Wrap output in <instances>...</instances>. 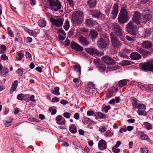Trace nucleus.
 <instances>
[{
	"mask_svg": "<svg viewBox=\"0 0 153 153\" xmlns=\"http://www.w3.org/2000/svg\"><path fill=\"white\" fill-rule=\"evenodd\" d=\"M73 23L77 26L80 25L83 20V12L80 11H76L74 12L72 15Z\"/></svg>",
	"mask_w": 153,
	"mask_h": 153,
	"instance_id": "obj_1",
	"label": "nucleus"
},
{
	"mask_svg": "<svg viewBox=\"0 0 153 153\" xmlns=\"http://www.w3.org/2000/svg\"><path fill=\"white\" fill-rule=\"evenodd\" d=\"M97 42L98 47L100 49L104 48L107 47L109 43L108 36L105 34L101 35Z\"/></svg>",
	"mask_w": 153,
	"mask_h": 153,
	"instance_id": "obj_2",
	"label": "nucleus"
},
{
	"mask_svg": "<svg viewBox=\"0 0 153 153\" xmlns=\"http://www.w3.org/2000/svg\"><path fill=\"white\" fill-rule=\"evenodd\" d=\"M133 101L132 103L133 108L138 109L137 113L138 114L142 116L146 109V105L143 104L137 103V100L134 98Z\"/></svg>",
	"mask_w": 153,
	"mask_h": 153,
	"instance_id": "obj_3",
	"label": "nucleus"
},
{
	"mask_svg": "<svg viewBox=\"0 0 153 153\" xmlns=\"http://www.w3.org/2000/svg\"><path fill=\"white\" fill-rule=\"evenodd\" d=\"M128 12L125 9H123L119 14L118 17V22L120 24H123L129 20Z\"/></svg>",
	"mask_w": 153,
	"mask_h": 153,
	"instance_id": "obj_4",
	"label": "nucleus"
},
{
	"mask_svg": "<svg viewBox=\"0 0 153 153\" xmlns=\"http://www.w3.org/2000/svg\"><path fill=\"white\" fill-rule=\"evenodd\" d=\"M132 19L133 22H134L137 25H142L143 20L141 18V14L139 12L134 11L133 12Z\"/></svg>",
	"mask_w": 153,
	"mask_h": 153,
	"instance_id": "obj_5",
	"label": "nucleus"
},
{
	"mask_svg": "<svg viewBox=\"0 0 153 153\" xmlns=\"http://www.w3.org/2000/svg\"><path fill=\"white\" fill-rule=\"evenodd\" d=\"M126 28L127 31L132 35H135L138 33L137 27L134 25L132 21H130L128 23Z\"/></svg>",
	"mask_w": 153,
	"mask_h": 153,
	"instance_id": "obj_6",
	"label": "nucleus"
},
{
	"mask_svg": "<svg viewBox=\"0 0 153 153\" xmlns=\"http://www.w3.org/2000/svg\"><path fill=\"white\" fill-rule=\"evenodd\" d=\"M110 35L113 47L116 48H120L122 45L121 43L113 33H111Z\"/></svg>",
	"mask_w": 153,
	"mask_h": 153,
	"instance_id": "obj_7",
	"label": "nucleus"
},
{
	"mask_svg": "<svg viewBox=\"0 0 153 153\" xmlns=\"http://www.w3.org/2000/svg\"><path fill=\"white\" fill-rule=\"evenodd\" d=\"M49 2L53 11L56 12L61 9L60 2L58 0H49Z\"/></svg>",
	"mask_w": 153,
	"mask_h": 153,
	"instance_id": "obj_8",
	"label": "nucleus"
},
{
	"mask_svg": "<svg viewBox=\"0 0 153 153\" xmlns=\"http://www.w3.org/2000/svg\"><path fill=\"white\" fill-rule=\"evenodd\" d=\"M112 30L117 36H121L123 35V31L121 27L117 23H114L112 25Z\"/></svg>",
	"mask_w": 153,
	"mask_h": 153,
	"instance_id": "obj_9",
	"label": "nucleus"
},
{
	"mask_svg": "<svg viewBox=\"0 0 153 153\" xmlns=\"http://www.w3.org/2000/svg\"><path fill=\"white\" fill-rule=\"evenodd\" d=\"M151 12L148 10H144L142 13L143 24H145L146 22L150 20L152 18Z\"/></svg>",
	"mask_w": 153,
	"mask_h": 153,
	"instance_id": "obj_10",
	"label": "nucleus"
},
{
	"mask_svg": "<svg viewBox=\"0 0 153 153\" xmlns=\"http://www.w3.org/2000/svg\"><path fill=\"white\" fill-rule=\"evenodd\" d=\"M50 21L51 23L55 26L58 27H61L63 25V20L61 18L54 19L51 18Z\"/></svg>",
	"mask_w": 153,
	"mask_h": 153,
	"instance_id": "obj_11",
	"label": "nucleus"
},
{
	"mask_svg": "<svg viewBox=\"0 0 153 153\" xmlns=\"http://www.w3.org/2000/svg\"><path fill=\"white\" fill-rule=\"evenodd\" d=\"M118 4L115 3L113 6V9L111 14V16L113 19H115L117 15L118 12Z\"/></svg>",
	"mask_w": 153,
	"mask_h": 153,
	"instance_id": "obj_12",
	"label": "nucleus"
},
{
	"mask_svg": "<svg viewBox=\"0 0 153 153\" xmlns=\"http://www.w3.org/2000/svg\"><path fill=\"white\" fill-rule=\"evenodd\" d=\"M85 50L89 54L95 56L99 54V53L97 50L94 48H86Z\"/></svg>",
	"mask_w": 153,
	"mask_h": 153,
	"instance_id": "obj_13",
	"label": "nucleus"
},
{
	"mask_svg": "<svg viewBox=\"0 0 153 153\" xmlns=\"http://www.w3.org/2000/svg\"><path fill=\"white\" fill-rule=\"evenodd\" d=\"M98 147L100 150L103 151L107 148V143L104 140H101L98 142Z\"/></svg>",
	"mask_w": 153,
	"mask_h": 153,
	"instance_id": "obj_14",
	"label": "nucleus"
},
{
	"mask_svg": "<svg viewBox=\"0 0 153 153\" xmlns=\"http://www.w3.org/2000/svg\"><path fill=\"white\" fill-rule=\"evenodd\" d=\"M71 48L77 51H81L83 50V48L74 42H72L71 44Z\"/></svg>",
	"mask_w": 153,
	"mask_h": 153,
	"instance_id": "obj_15",
	"label": "nucleus"
},
{
	"mask_svg": "<svg viewBox=\"0 0 153 153\" xmlns=\"http://www.w3.org/2000/svg\"><path fill=\"white\" fill-rule=\"evenodd\" d=\"M141 45L143 48L146 49L151 48L152 46V43L149 41H143Z\"/></svg>",
	"mask_w": 153,
	"mask_h": 153,
	"instance_id": "obj_16",
	"label": "nucleus"
},
{
	"mask_svg": "<svg viewBox=\"0 0 153 153\" xmlns=\"http://www.w3.org/2000/svg\"><path fill=\"white\" fill-rule=\"evenodd\" d=\"M142 68L145 71H153V65L149 63L143 65Z\"/></svg>",
	"mask_w": 153,
	"mask_h": 153,
	"instance_id": "obj_17",
	"label": "nucleus"
},
{
	"mask_svg": "<svg viewBox=\"0 0 153 153\" xmlns=\"http://www.w3.org/2000/svg\"><path fill=\"white\" fill-rule=\"evenodd\" d=\"M102 59L104 62L106 64L111 65L114 63V60L108 56H105L102 58Z\"/></svg>",
	"mask_w": 153,
	"mask_h": 153,
	"instance_id": "obj_18",
	"label": "nucleus"
},
{
	"mask_svg": "<svg viewBox=\"0 0 153 153\" xmlns=\"http://www.w3.org/2000/svg\"><path fill=\"white\" fill-rule=\"evenodd\" d=\"M79 42L83 45L87 46L89 44V42L87 39L82 36H80L79 38Z\"/></svg>",
	"mask_w": 153,
	"mask_h": 153,
	"instance_id": "obj_19",
	"label": "nucleus"
},
{
	"mask_svg": "<svg viewBox=\"0 0 153 153\" xmlns=\"http://www.w3.org/2000/svg\"><path fill=\"white\" fill-rule=\"evenodd\" d=\"M130 57L132 59L137 60L141 58V56L137 52H132L130 55Z\"/></svg>",
	"mask_w": 153,
	"mask_h": 153,
	"instance_id": "obj_20",
	"label": "nucleus"
},
{
	"mask_svg": "<svg viewBox=\"0 0 153 153\" xmlns=\"http://www.w3.org/2000/svg\"><path fill=\"white\" fill-rule=\"evenodd\" d=\"M85 23L86 26L91 27L96 25L97 22L94 21L92 19H87L85 21Z\"/></svg>",
	"mask_w": 153,
	"mask_h": 153,
	"instance_id": "obj_21",
	"label": "nucleus"
},
{
	"mask_svg": "<svg viewBox=\"0 0 153 153\" xmlns=\"http://www.w3.org/2000/svg\"><path fill=\"white\" fill-rule=\"evenodd\" d=\"M87 4L90 8H93L96 5V2L95 0H88Z\"/></svg>",
	"mask_w": 153,
	"mask_h": 153,
	"instance_id": "obj_22",
	"label": "nucleus"
},
{
	"mask_svg": "<svg viewBox=\"0 0 153 153\" xmlns=\"http://www.w3.org/2000/svg\"><path fill=\"white\" fill-rule=\"evenodd\" d=\"M69 130L72 134H75L77 131L76 127L74 124H71L70 125Z\"/></svg>",
	"mask_w": 153,
	"mask_h": 153,
	"instance_id": "obj_23",
	"label": "nucleus"
},
{
	"mask_svg": "<svg viewBox=\"0 0 153 153\" xmlns=\"http://www.w3.org/2000/svg\"><path fill=\"white\" fill-rule=\"evenodd\" d=\"M98 35V33L94 30H91L89 34L91 38H96Z\"/></svg>",
	"mask_w": 153,
	"mask_h": 153,
	"instance_id": "obj_24",
	"label": "nucleus"
},
{
	"mask_svg": "<svg viewBox=\"0 0 153 153\" xmlns=\"http://www.w3.org/2000/svg\"><path fill=\"white\" fill-rule=\"evenodd\" d=\"M38 24L41 27H45L46 25V21L43 19L39 20L38 22Z\"/></svg>",
	"mask_w": 153,
	"mask_h": 153,
	"instance_id": "obj_25",
	"label": "nucleus"
},
{
	"mask_svg": "<svg viewBox=\"0 0 153 153\" xmlns=\"http://www.w3.org/2000/svg\"><path fill=\"white\" fill-rule=\"evenodd\" d=\"M8 72V69L4 67L0 71V74L2 76H5L6 75Z\"/></svg>",
	"mask_w": 153,
	"mask_h": 153,
	"instance_id": "obj_26",
	"label": "nucleus"
},
{
	"mask_svg": "<svg viewBox=\"0 0 153 153\" xmlns=\"http://www.w3.org/2000/svg\"><path fill=\"white\" fill-rule=\"evenodd\" d=\"M73 69L74 71L79 72V74H81V68L79 64H77L74 65L73 68Z\"/></svg>",
	"mask_w": 153,
	"mask_h": 153,
	"instance_id": "obj_27",
	"label": "nucleus"
},
{
	"mask_svg": "<svg viewBox=\"0 0 153 153\" xmlns=\"http://www.w3.org/2000/svg\"><path fill=\"white\" fill-rule=\"evenodd\" d=\"M140 138L142 140H149L148 136L142 132L140 134Z\"/></svg>",
	"mask_w": 153,
	"mask_h": 153,
	"instance_id": "obj_28",
	"label": "nucleus"
},
{
	"mask_svg": "<svg viewBox=\"0 0 153 153\" xmlns=\"http://www.w3.org/2000/svg\"><path fill=\"white\" fill-rule=\"evenodd\" d=\"M82 122L84 125H86L89 123H93V121L91 120L89 118L84 117L82 120Z\"/></svg>",
	"mask_w": 153,
	"mask_h": 153,
	"instance_id": "obj_29",
	"label": "nucleus"
},
{
	"mask_svg": "<svg viewBox=\"0 0 153 153\" xmlns=\"http://www.w3.org/2000/svg\"><path fill=\"white\" fill-rule=\"evenodd\" d=\"M126 50L125 49L122 50L120 51L119 52V55L121 57L125 58H126L127 56L126 54Z\"/></svg>",
	"mask_w": 153,
	"mask_h": 153,
	"instance_id": "obj_30",
	"label": "nucleus"
},
{
	"mask_svg": "<svg viewBox=\"0 0 153 153\" xmlns=\"http://www.w3.org/2000/svg\"><path fill=\"white\" fill-rule=\"evenodd\" d=\"M120 65L122 66H125L131 64V62L127 60H123L120 62Z\"/></svg>",
	"mask_w": 153,
	"mask_h": 153,
	"instance_id": "obj_31",
	"label": "nucleus"
},
{
	"mask_svg": "<svg viewBox=\"0 0 153 153\" xmlns=\"http://www.w3.org/2000/svg\"><path fill=\"white\" fill-rule=\"evenodd\" d=\"M127 79H122L119 81L118 82L119 86H125L127 83Z\"/></svg>",
	"mask_w": 153,
	"mask_h": 153,
	"instance_id": "obj_32",
	"label": "nucleus"
},
{
	"mask_svg": "<svg viewBox=\"0 0 153 153\" xmlns=\"http://www.w3.org/2000/svg\"><path fill=\"white\" fill-rule=\"evenodd\" d=\"M97 68L101 72L104 71L105 69V66L104 65L100 64L97 66Z\"/></svg>",
	"mask_w": 153,
	"mask_h": 153,
	"instance_id": "obj_33",
	"label": "nucleus"
},
{
	"mask_svg": "<svg viewBox=\"0 0 153 153\" xmlns=\"http://www.w3.org/2000/svg\"><path fill=\"white\" fill-rule=\"evenodd\" d=\"M12 120V119L11 118H9V120H6L4 121V126L6 127L10 126L11 125V123Z\"/></svg>",
	"mask_w": 153,
	"mask_h": 153,
	"instance_id": "obj_34",
	"label": "nucleus"
},
{
	"mask_svg": "<svg viewBox=\"0 0 153 153\" xmlns=\"http://www.w3.org/2000/svg\"><path fill=\"white\" fill-rule=\"evenodd\" d=\"M96 114L97 115L98 117L100 119H105L106 118V115L100 112H97Z\"/></svg>",
	"mask_w": 153,
	"mask_h": 153,
	"instance_id": "obj_35",
	"label": "nucleus"
},
{
	"mask_svg": "<svg viewBox=\"0 0 153 153\" xmlns=\"http://www.w3.org/2000/svg\"><path fill=\"white\" fill-rule=\"evenodd\" d=\"M26 31L31 36L35 37L37 36L36 32L34 30L27 29Z\"/></svg>",
	"mask_w": 153,
	"mask_h": 153,
	"instance_id": "obj_36",
	"label": "nucleus"
},
{
	"mask_svg": "<svg viewBox=\"0 0 153 153\" xmlns=\"http://www.w3.org/2000/svg\"><path fill=\"white\" fill-rule=\"evenodd\" d=\"M153 29L151 28H148L145 30V35L146 36H148L152 33L153 32Z\"/></svg>",
	"mask_w": 153,
	"mask_h": 153,
	"instance_id": "obj_37",
	"label": "nucleus"
},
{
	"mask_svg": "<svg viewBox=\"0 0 153 153\" xmlns=\"http://www.w3.org/2000/svg\"><path fill=\"white\" fill-rule=\"evenodd\" d=\"M143 125L145 126L146 128L148 130L151 129L152 127L151 124L148 122H145L143 123Z\"/></svg>",
	"mask_w": 153,
	"mask_h": 153,
	"instance_id": "obj_38",
	"label": "nucleus"
},
{
	"mask_svg": "<svg viewBox=\"0 0 153 153\" xmlns=\"http://www.w3.org/2000/svg\"><path fill=\"white\" fill-rule=\"evenodd\" d=\"M103 16L104 15L100 12L94 13L92 14V16L93 17L97 18H99L100 16Z\"/></svg>",
	"mask_w": 153,
	"mask_h": 153,
	"instance_id": "obj_39",
	"label": "nucleus"
},
{
	"mask_svg": "<svg viewBox=\"0 0 153 153\" xmlns=\"http://www.w3.org/2000/svg\"><path fill=\"white\" fill-rule=\"evenodd\" d=\"M64 29L67 31L69 28V22L68 19L65 22L64 25L63 26Z\"/></svg>",
	"mask_w": 153,
	"mask_h": 153,
	"instance_id": "obj_40",
	"label": "nucleus"
},
{
	"mask_svg": "<svg viewBox=\"0 0 153 153\" xmlns=\"http://www.w3.org/2000/svg\"><path fill=\"white\" fill-rule=\"evenodd\" d=\"M49 111L50 112H51V114L52 115H54L57 112V110L55 109V107L54 106L50 107Z\"/></svg>",
	"mask_w": 153,
	"mask_h": 153,
	"instance_id": "obj_41",
	"label": "nucleus"
},
{
	"mask_svg": "<svg viewBox=\"0 0 153 153\" xmlns=\"http://www.w3.org/2000/svg\"><path fill=\"white\" fill-rule=\"evenodd\" d=\"M52 92L55 95L58 96L59 95V88L58 87H56L54 89L53 92Z\"/></svg>",
	"mask_w": 153,
	"mask_h": 153,
	"instance_id": "obj_42",
	"label": "nucleus"
},
{
	"mask_svg": "<svg viewBox=\"0 0 153 153\" xmlns=\"http://www.w3.org/2000/svg\"><path fill=\"white\" fill-rule=\"evenodd\" d=\"M106 129L107 128L106 126H100L99 128V131L101 133H104Z\"/></svg>",
	"mask_w": 153,
	"mask_h": 153,
	"instance_id": "obj_43",
	"label": "nucleus"
},
{
	"mask_svg": "<svg viewBox=\"0 0 153 153\" xmlns=\"http://www.w3.org/2000/svg\"><path fill=\"white\" fill-rule=\"evenodd\" d=\"M111 109V107L109 105L105 106L102 108V111L105 113H108V111Z\"/></svg>",
	"mask_w": 153,
	"mask_h": 153,
	"instance_id": "obj_44",
	"label": "nucleus"
},
{
	"mask_svg": "<svg viewBox=\"0 0 153 153\" xmlns=\"http://www.w3.org/2000/svg\"><path fill=\"white\" fill-rule=\"evenodd\" d=\"M113 95V92L111 90L108 91V92L106 94L105 97L106 98H109L112 96Z\"/></svg>",
	"mask_w": 153,
	"mask_h": 153,
	"instance_id": "obj_45",
	"label": "nucleus"
},
{
	"mask_svg": "<svg viewBox=\"0 0 153 153\" xmlns=\"http://www.w3.org/2000/svg\"><path fill=\"white\" fill-rule=\"evenodd\" d=\"M7 30L9 36L12 37H13L14 36L13 33L10 28L8 27L7 28Z\"/></svg>",
	"mask_w": 153,
	"mask_h": 153,
	"instance_id": "obj_46",
	"label": "nucleus"
},
{
	"mask_svg": "<svg viewBox=\"0 0 153 153\" xmlns=\"http://www.w3.org/2000/svg\"><path fill=\"white\" fill-rule=\"evenodd\" d=\"M18 57L16 58V59L19 61H20L23 58L24 54L22 53H19L18 54Z\"/></svg>",
	"mask_w": 153,
	"mask_h": 153,
	"instance_id": "obj_47",
	"label": "nucleus"
},
{
	"mask_svg": "<svg viewBox=\"0 0 153 153\" xmlns=\"http://www.w3.org/2000/svg\"><path fill=\"white\" fill-rule=\"evenodd\" d=\"M140 150L142 153H148V150L146 147L141 148Z\"/></svg>",
	"mask_w": 153,
	"mask_h": 153,
	"instance_id": "obj_48",
	"label": "nucleus"
},
{
	"mask_svg": "<svg viewBox=\"0 0 153 153\" xmlns=\"http://www.w3.org/2000/svg\"><path fill=\"white\" fill-rule=\"evenodd\" d=\"M1 59L2 60H7L8 59V57L5 53H3L1 56Z\"/></svg>",
	"mask_w": 153,
	"mask_h": 153,
	"instance_id": "obj_49",
	"label": "nucleus"
},
{
	"mask_svg": "<svg viewBox=\"0 0 153 153\" xmlns=\"http://www.w3.org/2000/svg\"><path fill=\"white\" fill-rule=\"evenodd\" d=\"M126 131L127 129L126 128V126H124L120 128L119 130V132L120 133H123V132H126Z\"/></svg>",
	"mask_w": 153,
	"mask_h": 153,
	"instance_id": "obj_50",
	"label": "nucleus"
},
{
	"mask_svg": "<svg viewBox=\"0 0 153 153\" xmlns=\"http://www.w3.org/2000/svg\"><path fill=\"white\" fill-rule=\"evenodd\" d=\"M65 35L66 34H59L58 35L59 39L61 40H63L65 38Z\"/></svg>",
	"mask_w": 153,
	"mask_h": 153,
	"instance_id": "obj_51",
	"label": "nucleus"
},
{
	"mask_svg": "<svg viewBox=\"0 0 153 153\" xmlns=\"http://www.w3.org/2000/svg\"><path fill=\"white\" fill-rule=\"evenodd\" d=\"M66 121L64 119H62L61 121L57 122V123L60 125H63L65 124Z\"/></svg>",
	"mask_w": 153,
	"mask_h": 153,
	"instance_id": "obj_52",
	"label": "nucleus"
},
{
	"mask_svg": "<svg viewBox=\"0 0 153 153\" xmlns=\"http://www.w3.org/2000/svg\"><path fill=\"white\" fill-rule=\"evenodd\" d=\"M24 96V94H19L17 95V99L18 100H23Z\"/></svg>",
	"mask_w": 153,
	"mask_h": 153,
	"instance_id": "obj_53",
	"label": "nucleus"
},
{
	"mask_svg": "<svg viewBox=\"0 0 153 153\" xmlns=\"http://www.w3.org/2000/svg\"><path fill=\"white\" fill-rule=\"evenodd\" d=\"M94 62L95 65H97V66L100 64V59L97 58L95 59L94 60Z\"/></svg>",
	"mask_w": 153,
	"mask_h": 153,
	"instance_id": "obj_54",
	"label": "nucleus"
},
{
	"mask_svg": "<svg viewBox=\"0 0 153 153\" xmlns=\"http://www.w3.org/2000/svg\"><path fill=\"white\" fill-rule=\"evenodd\" d=\"M112 151L115 153H118L120 152V149H119L113 147L112 148Z\"/></svg>",
	"mask_w": 153,
	"mask_h": 153,
	"instance_id": "obj_55",
	"label": "nucleus"
},
{
	"mask_svg": "<svg viewBox=\"0 0 153 153\" xmlns=\"http://www.w3.org/2000/svg\"><path fill=\"white\" fill-rule=\"evenodd\" d=\"M63 116L67 119H69L70 117V114L68 112H64L63 114Z\"/></svg>",
	"mask_w": 153,
	"mask_h": 153,
	"instance_id": "obj_56",
	"label": "nucleus"
},
{
	"mask_svg": "<svg viewBox=\"0 0 153 153\" xmlns=\"http://www.w3.org/2000/svg\"><path fill=\"white\" fill-rule=\"evenodd\" d=\"M119 68L117 66H114L112 67H110L109 68L110 71H113L117 70Z\"/></svg>",
	"mask_w": 153,
	"mask_h": 153,
	"instance_id": "obj_57",
	"label": "nucleus"
},
{
	"mask_svg": "<svg viewBox=\"0 0 153 153\" xmlns=\"http://www.w3.org/2000/svg\"><path fill=\"white\" fill-rule=\"evenodd\" d=\"M62 115H58L56 118V122H59L60 121H61V119H62Z\"/></svg>",
	"mask_w": 153,
	"mask_h": 153,
	"instance_id": "obj_58",
	"label": "nucleus"
},
{
	"mask_svg": "<svg viewBox=\"0 0 153 153\" xmlns=\"http://www.w3.org/2000/svg\"><path fill=\"white\" fill-rule=\"evenodd\" d=\"M57 33L62 34H66V33L64 31L62 28L59 29L57 31Z\"/></svg>",
	"mask_w": 153,
	"mask_h": 153,
	"instance_id": "obj_59",
	"label": "nucleus"
},
{
	"mask_svg": "<svg viewBox=\"0 0 153 153\" xmlns=\"http://www.w3.org/2000/svg\"><path fill=\"white\" fill-rule=\"evenodd\" d=\"M125 38L126 40L131 42H133L134 41V39H132L131 37L129 36H126Z\"/></svg>",
	"mask_w": 153,
	"mask_h": 153,
	"instance_id": "obj_60",
	"label": "nucleus"
},
{
	"mask_svg": "<svg viewBox=\"0 0 153 153\" xmlns=\"http://www.w3.org/2000/svg\"><path fill=\"white\" fill-rule=\"evenodd\" d=\"M18 73L20 76H22L23 73L22 69V68H19L17 70Z\"/></svg>",
	"mask_w": 153,
	"mask_h": 153,
	"instance_id": "obj_61",
	"label": "nucleus"
},
{
	"mask_svg": "<svg viewBox=\"0 0 153 153\" xmlns=\"http://www.w3.org/2000/svg\"><path fill=\"white\" fill-rule=\"evenodd\" d=\"M94 111H88L87 112V115L88 116H92L94 114Z\"/></svg>",
	"mask_w": 153,
	"mask_h": 153,
	"instance_id": "obj_62",
	"label": "nucleus"
},
{
	"mask_svg": "<svg viewBox=\"0 0 153 153\" xmlns=\"http://www.w3.org/2000/svg\"><path fill=\"white\" fill-rule=\"evenodd\" d=\"M26 54L25 56L27 58L29 59L31 57V55L30 53L27 51L25 52Z\"/></svg>",
	"mask_w": 153,
	"mask_h": 153,
	"instance_id": "obj_63",
	"label": "nucleus"
},
{
	"mask_svg": "<svg viewBox=\"0 0 153 153\" xmlns=\"http://www.w3.org/2000/svg\"><path fill=\"white\" fill-rule=\"evenodd\" d=\"M80 31L82 32H87L88 30L85 27H81L80 28Z\"/></svg>",
	"mask_w": 153,
	"mask_h": 153,
	"instance_id": "obj_64",
	"label": "nucleus"
}]
</instances>
